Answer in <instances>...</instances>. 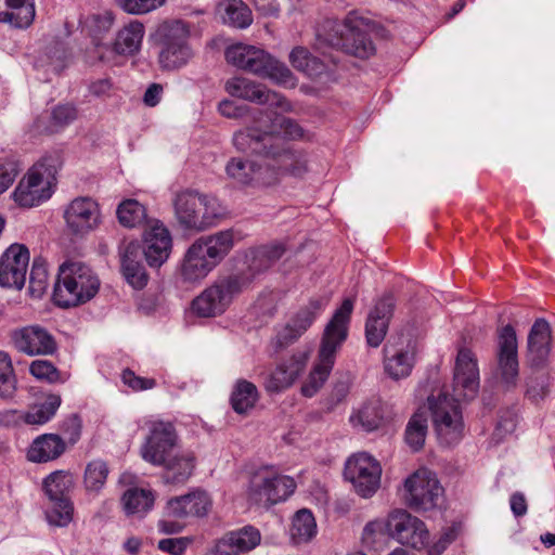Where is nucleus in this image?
<instances>
[{
    "label": "nucleus",
    "instance_id": "16",
    "mask_svg": "<svg viewBox=\"0 0 555 555\" xmlns=\"http://www.w3.org/2000/svg\"><path fill=\"white\" fill-rule=\"evenodd\" d=\"M178 442V434L172 423L156 421L151 423L140 454L145 462L157 466L179 450Z\"/></svg>",
    "mask_w": 555,
    "mask_h": 555
},
{
    "label": "nucleus",
    "instance_id": "60",
    "mask_svg": "<svg viewBox=\"0 0 555 555\" xmlns=\"http://www.w3.org/2000/svg\"><path fill=\"white\" fill-rule=\"evenodd\" d=\"M455 538L454 531L451 529L446 530L440 537L433 543L430 538L428 539V545L424 548L428 555H441L447 547L453 542Z\"/></svg>",
    "mask_w": 555,
    "mask_h": 555
},
{
    "label": "nucleus",
    "instance_id": "56",
    "mask_svg": "<svg viewBox=\"0 0 555 555\" xmlns=\"http://www.w3.org/2000/svg\"><path fill=\"white\" fill-rule=\"evenodd\" d=\"M527 393L534 400L539 401L543 399L548 392V378L544 373H539L535 376H531L527 383Z\"/></svg>",
    "mask_w": 555,
    "mask_h": 555
},
{
    "label": "nucleus",
    "instance_id": "29",
    "mask_svg": "<svg viewBox=\"0 0 555 555\" xmlns=\"http://www.w3.org/2000/svg\"><path fill=\"white\" fill-rule=\"evenodd\" d=\"M121 273L129 285L134 289H142L147 285L149 274L141 261V247L135 242H129L120 248Z\"/></svg>",
    "mask_w": 555,
    "mask_h": 555
},
{
    "label": "nucleus",
    "instance_id": "54",
    "mask_svg": "<svg viewBox=\"0 0 555 555\" xmlns=\"http://www.w3.org/2000/svg\"><path fill=\"white\" fill-rule=\"evenodd\" d=\"M246 262L247 268L246 270H242L240 272H235L236 274H244L248 278H250V283L253 282L254 278L268 270L270 268L269 263L266 261V257L261 256V250L259 247L250 249L246 254Z\"/></svg>",
    "mask_w": 555,
    "mask_h": 555
},
{
    "label": "nucleus",
    "instance_id": "57",
    "mask_svg": "<svg viewBox=\"0 0 555 555\" xmlns=\"http://www.w3.org/2000/svg\"><path fill=\"white\" fill-rule=\"evenodd\" d=\"M192 539L188 537L181 538H167L158 541V548L171 555H183L188 546L191 544Z\"/></svg>",
    "mask_w": 555,
    "mask_h": 555
},
{
    "label": "nucleus",
    "instance_id": "8",
    "mask_svg": "<svg viewBox=\"0 0 555 555\" xmlns=\"http://www.w3.org/2000/svg\"><path fill=\"white\" fill-rule=\"evenodd\" d=\"M250 285V278L231 273L218 276L192 301L193 312L201 318H212L222 314Z\"/></svg>",
    "mask_w": 555,
    "mask_h": 555
},
{
    "label": "nucleus",
    "instance_id": "48",
    "mask_svg": "<svg viewBox=\"0 0 555 555\" xmlns=\"http://www.w3.org/2000/svg\"><path fill=\"white\" fill-rule=\"evenodd\" d=\"M347 31V20L336 21L326 20L317 33V37L321 42H325L333 47H344V38Z\"/></svg>",
    "mask_w": 555,
    "mask_h": 555
},
{
    "label": "nucleus",
    "instance_id": "46",
    "mask_svg": "<svg viewBox=\"0 0 555 555\" xmlns=\"http://www.w3.org/2000/svg\"><path fill=\"white\" fill-rule=\"evenodd\" d=\"M118 221L126 228L141 225L146 219L145 207L133 198L122 201L116 210Z\"/></svg>",
    "mask_w": 555,
    "mask_h": 555
},
{
    "label": "nucleus",
    "instance_id": "21",
    "mask_svg": "<svg viewBox=\"0 0 555 555\" xmlns=\"http://www.w3.org/2000/svg\"><path fill=\"white\" fill-rule=\"evenodd\" d=\"M224 89L235 98L281 108L283 112L292 111L291 104L283 95L248 78L233 77L225 82Z\"/></svg>",
    "mask_w": 555,
    "mask_h": 555
},
{
    "label": "nucleus",
    "instance_id": "41",
    "mask_svg": "<svg viewBox=\"0 0 555 555\" xmlns=\"http://www.w3.org/2000/svg\"><path fill=\"white\" fill-rule=\"evenodd\" d=\"M317 534V522L309 509H299L292 519L289 528L291 540L295 544L309 542Z\"/></svg>",
    "mask_w": 555,
    "mask_h": 555
},
{
    "label": "nucleus",
    "instance_id": "51",
    "mask_svg": "<svg viewBox=\"0 0 555 555\" xmlns=\"http://www.w3.org/2000/svg\"><path fill=\"white\" fill-rule=\"evenodd\" d=\"M51 506L46 512L49 525L66 527L73 519V505L69 501H50Z\"/></svg>",
    "mask_w": 555,
    "mask_h": 555
},
{
    "label": "nucleus",
    "instance_id": "34",
    "mask_svg": "<svg viewBox=\"0 0 555 555\" xmlns=\"http://www.w3.org/2000/svg\"><path fill=\"white\" fill-rule=\"evenodd\" d=\"M159 466L165 469L163 478L166 483L183 485L193 474L195 457L189 451L178 450Z\"/></svg>",
    "mask_w": 555,
    "mask_h": 555
},
{
    "label": "nucleus",
    "instance_id": "11",
    "mask_svg": "<svg viewBox=\"0 0 555 555\" xmlns=\"http://www.w3.org/2000/svg\"><path fill=\"white\" fill-rule=\"evenodd\" d=\"M455 396L450 398L447 392L439 391L427 398V409L431 415V422L441 444L452 446L457 443L464 431V424L459 402Z\"/></svg>",
    "mask_w": 555,
    "mask_h": 555
},
{
    "label": "nucleus",
    "instance_id": "31",
    "mask_svg": "<svg viewBox=\"0 0 555 555\" xmlns=\"http://www.w3.org/2000/svg\"><path fill=\"white\" fill-rule=\"evenodd\" d=\"M321 308L322 302L320 300L310 301L307 307L278 331L275 338L278 346L283 348L295 343L312 324Z\"/></svg>",
    "mask_w": 555,
    "mask_h": 555
},
{
    "label": "nucleus",
    "instance_id": "2",
    "mask_svg": "<svg viewBox=\"0 0 555 555\" xmlns=\"http://www.w3.org/2000/svg\"><path fill=\"white\" fill-rule=\"evenodd\" d=\"M259 159L231 158L227 166L228 177L244 188L260 189L278 184L289 176L300 178L304 163L293 154L271 155L255 153Z\"/></svg>",
    "mask_w": 555,
    "mask_h": 555
},
{
    "label": "nucleus",
    "instance_id": "63",
    "mask_svg": "<svg viewBox=\"0 0 555 555\" xmlns=\"http://www.w3.org/2000/svg\"><path fill=\"white\" fill-rule=\"evenodd\" d=\"M259 248L261 250V256L266 257V261L270 267L275 263L285 253V247L280 243L263 245Z\"/></svg>",
    "mask_w": 555,
    "mask_h": 555
},
{
    "label": "nucleus",
    "instance_id": "14",
    "mask_svg": "<svg viewBox=\"0 0 555 555\" xmlns=\"http://www.w3.org/2000/svg\"><path fill=\"white\" fill-rule=\"evenodd\" d=\"M443 489L436 475L427 468H420L405 478L402 499L412 509L427 512L437 507Z\"/></svg>",
    "mask_w": 555,
    "mask_h": 555
},
{
    "label": "nucleus",
    "instance_id": "35",
    "mask_svg": "<svg viewBox=\"0 0 555 555\" xmlns=\"http://www.w3.org/2000/svg\"><path fill=\"white\" fill-rule=\"evenodd\" d=\"M216 14L222 24L235 29H245L254 21L251 10L243 0H221Z\"/></svg>",
    "mask_w": 555,
    "mask_h": 555
},
{
    "label": "nucleus",
    "instance_id": "3",
    "mask_svg": "<svg viewBox=\"0 0 555 555\" xmlns=\"http://www.w3.org/2000/svg\"><path fill=\"white\" fill-rule=\"evenodd\" d=\"M234 246L233 232L201 236L186 249L179 276L185 284H198L227 257Z\"/></svg>",
    "mask_w": 555,
    "mask_h": 555
},
{
    "label": "nucleus",
    "instance_id": "49",
    "mask_svg": "<svg viewBox=\"0 0 555 555\" xmlns=\"http://www.w3.org/2000/svg\"><path fill=\"white\" fill-rule=\"evenodd\" d=\"M108 476L107 464L102 460L88 463L85 470V486L88 491L99 492L106 482Z\"/></svg>",
    "mask_w": 555,
    "mask_h": 555
},
{
    "label": "nucleus",
    "instance_id": "47",
    "mask_svg": "<svg viewBox=\"0 0 555 555\" xmlns=\"http://www.w3.org/2000/svg\"><path fill=\"white\" fill-rule=\"evenodd\" d=\"M16 391V376L12 359L7 351H0V398L10 400Z\"/></svg>",
    "mask_w": 555,
    "mask_h": 555
},
{
    "label": "nucleus",
    "instance_id": "32",
    "mask_svg": "<svg viewBox=\"0 0 555 555\" xmlns=\"http://www.w3.org/2000/svg\"><path fill=\"white\" fill-rule=\"evenodd\" d=\"M145 27L140 21H130L117 33L113 42V51L121 56L131 57L141 51Z\"/></svg>",
    "mask_w": 555,
    "mask_h": 555
},
{
    "label": "nucleus",
    "instance_id": "6",
    "mask_svg": "<svg viewBox=\"0 0 555 555\" xmlns=\"http://www.w3.org/2000/svg\"><path fill=\"white\" fill-rule=\"evenodd\" d=\"M224 56L229 64L238 69L269 78L279 85L295 86V78L288 67L259 47L235 43L227 48Z\"/></svg>",
    "mask_w": 555,
    "mask_h": 555
},
{
    "label": "nucleus",
    "instance_id": "58",
    "mask_svg": "<svg viewBox=\"0 0 555 555\" xmlns=\"http://www.w3.org/2000/svg\"><path fill=\"white\" fill-rule=\"evenodd\" d=\"M125 385L134 391L152 389L156 386V380L137 376L131 370H125L121 375Z\"/></svg>",
    "mask_w": 555,
    "mask_h": 555
},
{
    "label": "nucleus",
    "instance_id": "4",
    "mask_svg": "<svg viewBox=\"0 0 555 555\" xmlns=\"http://www.w3.org/2000/svg\"><path fill=\"white\" fill-rule=\"evenodd\" d=\"M100 280L93 270L78 261L60 267L53 289V300L62 308L76 307L92 299L99 292Z\"/></svg>",
    "mask_w": 555,
    "mask_h": 555
},
{
    "label": "nucleus",
    "instance_id": "19",
    "mask_svg": "<svg viewBox=\"0 0 555 555\" xmlns=\"http://www.w3.org/2000/svg\"><path fill=\"white\" fill-rule=\"evenodd\" d=\"M453 396L457 400H472L479 390V367L477 358L468 348H461L455 359Z\"/></svg>",
    "mask_w": 555,
    "mask_h": 555
},
{
    "label": "nucleus",
    "instance_id": "38",
    "mask_svg": "<svg viewBox=\"0 0 555 555\" xmlns=\"http://www.w3.org/2000/svg\"><path fill=\"white\" fill-rule=\"evenodd\" d=\"M155 501V495L150 489L129 488L121 496V504L125 513L130 515L144 516L152 509Z\"/></svg>",
    "mask_w": 555,
    "mask_h": 555
},
{
    "label": "nucleus",
    "instance_id": "12",
    "mask_svg": "<svg viewBox=\"0 0 555 555\" xmlns=\"http://www.w3.org/2000/svg\"><path fill=\"white\" fill-rule=\"evenodd\" d=\"M295 489L296 482L292 477L280 475L272 468L262 467L251 475L247 496L254 504L270 507L287 500Z\"/></svg>",
    "mask_w": 555,
    "mask_h": 555
},
{
    "label": "nucleus",
    "instance_id": "1",
    "mask_svg": "<svg viewBox=\"0 0 555 555\" xmlns=\"http://www.w3.org/2000/svg\"><path fill=\"white\" fill-rule=\"evenodd\" d=\"M304 129L293 119L273 111L260 113L255 125L235 132L233 143L244 153H270L271 155L293 154L304 163L300 178L308 171L306 153L287 146L282 139L299 140L304 138Z\"/></svg>",
    "mask_w": 555,
    "mask_h": 555
},
{
    "label": "nucleus",
    "instance_id": "7",
    "mask_svg": "<svg viewBox=\"0 0 555 555\" xmlns=\"http://www.w3.org/2000/svg\"><path fill=\"white\" fill-rule=\"evenodd\" d=\"M60 167V157L56 155L44 156L35 164L13 192L15 203L30 208L49 199L53 193Z\"/></svg>",
    "mask_w": 555,
    "mask_h": 555
},
{
    "label": "nucleus",
    "instance_id": "23",
    "mask_svg": "<svg viewBox=\"0 0 555 555\" xmlns=\"http://www.w3.org/2000/svg\"><path fill=\"white\" fill-rule=\"evenodd\" d=\"M67 228L76 235L93 231L101 222L99 204L91 197L73 199L64 211Z\"/></svg>",
    "mask_w": 555,
    "mask_h": 555
},
{
    "label": "nucleus",
    "instance_id": "28",
    "mask_svg": "<svg viewBox=\"0 0 555 555\" xmlns=\"http://www.w3.org/2000/svg\"><path fill=\"white\" fill-rule=\"evenodd\" d=\"M393 308V297L391 295H386L377 301L373 310L370 312L365 325L366 340L370 346L378 347L384 340L389 321L392 317Z\"/></svg>",
    "mask_w": 555,
    "mask_h": 555
},
{
    "label": "nucleus",
    "instance_id": "13",
    "mask_svg": "<svg viewBox=\"0 0 555 555\" xmlns=\"http://www.w3.org/2000/svg\"><path fill=\"white\" fill-rule=\"evenodd\" d=\"M385 535L401 547L423 551L428 545L430 532L427 525L404 508L391 509L384 519Z\"/></svg>",
    "mask_w": 555,
    "mask_h": 555
},
{
    "label": "nucleus",
    "instance_id": "42",
    "mask_svg": "<svg viewBox=\"0 0 555 555\" xmlns=\"http://www.w3.org/2000/svg\"><path fill=\"white\" fill-rule=\"evenodd\" d=\"M259 399V392L251 382L238 379L231 393V404L238 414H245L251 410Z\"/></svg>",
    "mask_w": 555,
    "mask_h": 555
},
{
    "label": "nucleus",
    "instance_id": "61",
    "mask_svg": "<svg viewBox=\"0 0 555 555\" xmlns=\"http://www.w3.org/2000/svg\"><path fill=\"white\" fill-rule=\"evenodd\" d=\"M62 429L67 436L68 441L76 443L81 434V420L78 415L72 414L63 422Z\"/></svg>",
    "mask_w": 555,
    "mask_h": 555
},
{
    "label": "nucleus",
    "instance_id": "37",
    "mask_svg": "<svg viewBox=\"0 0 555 555\" xmlns=\"http://www.w3.org/2000/svg\"><path fill=\"white\" fill-rule=\"evenodd\" d=\"M551 327L544 319H539L532 325L528 335V351L532 362H542L550 351Z\"/></svg>",
    "mask_w": 555,
    "mask_h": 555
},
{
    "label": "nucleus",
    "instance_id": "10",
    "mask_svg": "<svg viewBox=\"0 0 555 555\" xmlns=\"http://www.w3.org/2000/svg\"><path fill=\"white\" fill-rule=\"evenodd\" d=\"M175 215L185 229L205 230L223 215L219 201L194 191L178 194L173 202Z\"/></svg>",
    "mask_w": 555,
    "mask_h": 555
},
{
    "label": "nucleus",
    "instance_id": "27",
    "mask_svg": "<svg viewBox=\"0 0 555 555\" xmlns=\"http://www.w3.org/2000/svg\"><path fill=\"white\" fill-rule=\"evenodd\" d=\"M171 247V235L164 224L155 221L145 229L143 254L151 267H160L169 258Z\"/></svg>",
    "mask_w": 555,
    "mask_h": 555
},
{
    "label": "nucleus",
    "instance_id": "25",
    "mask_svg": "<svg viewBox=\"0 0 555 555\" xmlns=\"http://www.w3.org/2000/svg\"><path fill=\"white\" fill-rule=\"evenodd\" d=\"M378 35L377 25L366 16L349 12V55L367 59L375 53L373 37Z\"/></svg>",
    "mask_w": 555,
    "mask_h": 555
},
{
    "label": "nucleus",
    "instance_id": "36",
    "mask_svg": "<svg viewBox=\"0 0 555 555\" xmlns=\"http://www.w3.org/2000/svg\"><path fill=\"white\" fill-rule=\"evenodd\" d=\"M65 451V442L54 434H44L31 443L27 456L36 463H44L57 459Z\"/></svg>",
    "mask_w": 555,
    "mask_h": 555
},
{
    "label": "nucleus",
    "instance_id": "59",
    "mask_svg": "<svg viewBox=\"0 0 555 555\" xmlns=\"http://www.w3.org/2000/svg\"><path fill=\"white\" fill-rule=\"evenodd\" d=\"M20 168L13 160L0 163V194L5 192L14 182Z\"/></svg>",
    "mask_w": 555,
    "mask_h": 555
},
{
    "label": "nucleus",
    "instance_id": "62",
    "mask_svg": "<svg viewBox=\"0 0 555 555\" xmlns=\"http://www.w3.org/2000/svg\"><path fill=\"white\" fill-rule=\"evenodd\" d=\"M377 533L385 534L384 520L374 519L369 521L362 530L361 540L366 545H373L376 542Z\"/></svg>",
    "mask_w": 555,
    "mask_h": 555
},
{
    "label": "nucleus",
    "instance_id": "9",
    "mask_svg": "<svg viewBox=\"0 0 555 555\" xmlns=\"http://www.w3.org/2000/svg\"><path fill=\"white\" fill-rule=\"evenodd\" d=\"M191 28L182 20L164 22L158 28L160 51L158 64L162 70H179L193 59L194 52L189 43Z\"/></svg>",
    "mask_w": 555,
    "mask_h": 555
},
{
    "label": "nucleus",
    "instance_id": "52",
    "mask_svg": "<svg viewBox=\"0 0 555 555\" xmlns=\"http://www.w3.org/2000/svg\"><path fill=\"white\" fill-rule=\"evenodd\" d=\"M29 373L36 379L47 382L49 384L63 383L60 371L48 360H35L29 364Z\"/></svg>",
    "mask_w": 555,
    "mask_h": 555
},
{
    "label": "nucleus",
    "instance_id": "40",
    "mask_svg": "<svg viewBox=\"0 0 555 555\" xmlns=\"http://www.w3.org/2000/svg\"><path fill=\"white\" fill-rule=\"evenodd\" d=\"M428 431V417L424 409H418L409 420L405 431V443L413 451L423 449Z\"/></svg>",
    "mask_w": 555,
    "mask_h": 555
},
{
    "label": "nucleus",
    "instance_id": "45",
    "mask_svg": "<svg viewBox=\"0 0 555 555\" xmlns=\"http://www.w3.org/2000/svg\"><path fill=\"white\" fill-rule=\"evenodd\" d=\"M73 486L72 475L63 470L50 474L43 481V488L50 501H69L67 493Z\"/></svg>",
    "mask_w": 555,
    "mask_h": 555
},
{
    "label": "nucleus",
    "instance_id": "20",
    "mask_svg": "<svg viewBox=\"0 0 555 555\" xmlns=\"http://www.w3.org/2000/svg\"><path fill=\"white\" fill-rule=\"evenodd\" d=\"M382 468L377 461L366 453L349 457V481L358 495L372 498L380 486Z\"/></svg>",
    "mask_w": 555,
    "mask_h": 555
},
{
    "label": "nucleus",
    "instance_id": "39",
    "mask_svg": "<svg viewBox=\"0 0 555 555\" xmlns=\"http://www.w3.org/2000/svg\"><path fill=\"white\" fill-rule=\"evenodd\" d=\"M8 10L0 12V22H8L18 28L28 27L35 17V8L27 0H5Z\"/></svg>",
    "mask_w": 555,
    "mask_h": 555
},
{
    "label": "nucleus",
    "instance_id": "50",
    "mask_svg": "<svg viewBox=\"0 0 555 555\" xmlns=\"http://www.w3.org/2000/svg\"><path fill=\"white\" fill-rule=\"evenodd\" d=\"M48 285L46 262L41 259H35L29 274V294L34 298H40L46 293Z\"/></svg>",
    "mask_w": 555,
    "mask_h": 555
},
{
    "label": "nucleus",
    "instance_id": "53",
    "mask_svg": "<svg viewBox=\"0 0 555 555\" xmlns=\"http://www.w3.org/2000/svg\"><path fill=\"white\" fill-rule=\"evenodd\" d=\"M165 2L166 0H116L122 11L132 15L150 13L164 5Z\"/></svg>",
    "mask_w": 555,
    "mask_h": 555
},
{
    "label": "nucleus",
    "instance_id": "55",
    "mask_svg": "<svg viewBox=\"0 0 555 555\" xmlns=\"http://www.w3.org/2000/svg\"><path fill=\"white\" fill-rule=\"evenodd\" d=\"M77 118V109L70 104L55 106L51 113V131L63 128Z\"/></svg>",
    "mask_w": 555,
    "mask_h": 555
},
{
    "label": "nucleus",
    "instance_id": "30",
    "mask_svg": "<svg viewBox=\"0 0 555 555\" xmlns=\"http://www.w3.org/2000/svg\"><path fill=\"white\" fill-rule=\"evenodd\" d=\"M211 500L205 491L196 490L189 494L172 498L167 502L166 515L175 518L203 517L210 509Z\"/></svg>",
    "mask_w": 555,
    "mask_h": 555
},
{
    "label": "nucleus",
    "instance_id": "17",
    "mask_svg": "<svg viewBox=\"0 0 555 555\" xmlns=\"http://www.w3.org/2000/svg\"><path fill=\"white\" fill-rule=\"evenodd\" d=\"M416 345L408 336L391 337L384 347V371L393 380L410 376L415 364Z\"/></svg>",
    "mask_w": 555,
    "mask_h": 555
},
{
    "label": "nucleus",
    "instance_id": "44",
    "mask_svg": "<svg viewBox=\"0 0 555 555\" xmlns=\"http://www.w3.org/2000/svg\"><path fill=\"white\" fill-rule=\"evenodd\" d=\"M61 405L59 395H48L40 404L31 406L26 413H23V422L30 425H42L49 422Z\"/></svg>",
    "mask_w": 555,
    "mask_h": 555
},
{
    "label": "nucleus",
    "instance_id": "26",
    "mask_svg": "<svg viewBox=\"0 0 555 555\" xmlns=\"http://www.w3.org/2000/svg\"><path fill=\"white\" fill-rule=\"evenodd\" d=\"M306 352H296L280 362L264 378L263 388L269 393H280L291 388L307 365Z\"/></svg>",
    "mask_w": 555,
    "mask_h": 555
},
{
    "label": "nucleus",
    "instance_id": "43",
    "mask_svg": "<svg viewBox=\"0 0 555 555\" xmlns=\"http://www.w3.org/2000/svg\"><path fill=\"white\" fill-rule=\"evenodd\" d=\"M289 62L295 69L311 78L319 77L325 69L323 62L304 47H296L291 51Z\"/></svg>",
    "mask_w": 555,
    "mask_h": 555
},
{
    "label": "nucleus",
    "instance_id": "5",
    "mask_svg": "<svg viewBox=\"0 0 555 555\" xmlns=\"http://www.w3.org/2000/svg\"><path fill=\"white\" fill-rule=\"evenodd\" d=\"M347 335V299L341 301L326 325L322 345L319 351V362L310 372L301 386V393L307 398L313 397L324 385L333 367L335 353Z\"/></svg>",
    "mask_w": 555,
    "mask_h": 555
},
{
    "label": "nucleus",
    "instance_id": "64",
    "mask_svg": "<svg viewBox=\"0 0 555 555\" xmlns=\"http://www.w3.org/2000/svg\"><path fill=\"white\" fill-rule=\"evenodd\" d=\"M516 428V414L513 412L502 416L496 425L495 435L503 438L507 434H512Z\"/></svg>",
    "mask_w": 555,
    "mask_h": 555
},
{
    "label": "nucleus",
    "instance_id": "33",
    "mask_svg": "<svg viewBox=\"0 0 555 555\" xmlns=\"http://www.w3.org/2000/svg\"><path fill=\"white\" fill-rule=\"evenodd\" d=\"M391 418L386 403L379 399H371L358 406L350 421L354 426H360L365 431L377 429L385 421Z\"/></svg>",
    "mask_w": 555,
    "mask_h": 555
},
{
    "label": "nucleus",
    "instance_id": "22",
    "mask_svg": "<svg viewBox=\"0 0 555 555\" xmlns=\"http://www.w3.org/2000/svg\"><path fill=\"white\" fill-rule=\"evenodd\" d=\"M28 263V248L22 244H12L0 258V285L21 289L26 281Z\"/></svg>",
    "mask_w": 555,
    "mask_h": 555
},
{
    "label": "nucleus",
    "instance_id": "24",
    "mask_svg": "<svg viewBox=\"0 0 555 555\" xmlns=\"http://www.w3.org/2000/svg\"><path fill=\"white\" fill-rule=\"evenodd\" d=\"M261 543L260 531L250 525L231 530L214 542L212 555H245Z\"/></svg>",
    "mask_w": 555,
    "mask_h": 555
},
{
    "label": "nucleus",
    "instance_id": "15",
    "mask_svg": "<svg viewBox=\"0 0 555 555\" xmlns=\"http://www.w3.org/2000/svg\"><path fill=\"white\" fill-rule=\"evenodd\" d=\"M9 343L14 350L27 357H48L57 351L53 334L37 323L11 330Z\"/></svg>",
    "mask_w": 555,
    "mask_h": 555
},
{
    "label": "nucleus",
    "instance_id": "18",
    "mask_svg": "<svg viewBox=\"0 0 555 555\" xmlns=\"http://www.w3.org/2000/svg\"><path fill=\"white\" fill-rule=\"evenodd\" d=\"M518 373L516 332L512 325L507 324L498 332L496 374L501 383L511 388L516 386Z\"/></svg>",
    "mask_w": 555,
    "mask_h": 555
}]
</instances>
